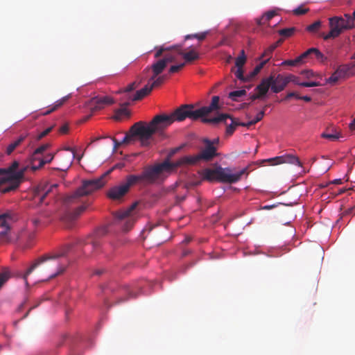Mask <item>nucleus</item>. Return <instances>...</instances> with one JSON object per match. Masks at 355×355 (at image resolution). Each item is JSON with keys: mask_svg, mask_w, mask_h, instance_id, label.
Wrapping results in <instances>:
<instances>
[{"mask_svg": "<svg viewBox=\"0 0 355 355\" xmlns=\"http://www.w3.org/2000/svg\"><path fill=\"white\" fill-rule=\"evenodd\" d=\"M121 293H126L128 295L129 297H136L138 295L136 291V288L133 286H127L121 289Z\"/></svg>", "mask_w": 355, "mask_h": 355, "instance_id": "nucleus-39", "label": "nucleus"}, {"mask_svg": "<svg viewBox=\"0 0 355 355\" xmlns=\"http://www.w3.org/2000/svg\"><path fill=\"white\" fill-rule=\"evenodd\" d=\"M261 69L257 65L253 71L250 73V78H254L256 76Z\"/></svg>", "mask_w": 355, "mask_h": 355, "instance_id": "nucleus-63", "label": "nucleus"}, {"mask_svg": "<svg viewBox=\"0 0 355 355\" xmlns=\"http://www.w3.org/2000/svg\"><path fill=\"white\" fill-rule=\"evenodd\" d=\"M203 123H218L224 122L227 125L226 135L228 136L232 135L235 131L237 126H239L238 119L233 118L228 114H220L218 116L213 118H204L202 119Z\"/></svg>", "mask_w": 355, "mask_h": 355, "instance_id": "nucleus-11", "label": "nucleus"}, {"mask_svg": "<svg viewBox=\"0 0 355 355\" xmlns=\"http://www.w3.org/2000/svg\"><path fill=\"white\" fill-rule=\"evenodd\" d=\"M101 249V243L98 241H92L91 243H86L82 250L85 254H87L88 251L92 250L93 254L97 253Z\"/></svg>", "mask_w": 355, "mask_h": 355, "instance_id": "nucleus-25", "label": "nucleus"}, {"mask_svg": "<svg viewBox=\"0 0 355 355\" xmlns=\"http://www.w3.org/2000/svg\"><path fill=\"white\" fill-rule=\"evenodd\" d=\"M322 137L323 138H325V139H330V140H332V141H335V140L338 139L340 137V134H339V132H338L336 131H335L333 133L324 132V133L322 134Z\"/></svg>", "mask_w": 355, "mask_h": 355, "instance_id": "nucleus-47", "label": "nucleus"}, {"mask_svg": "<svg viewBox=\"0 0 355 355\" xmlns=\"http://www.w3.org/2000/svg\"><path fill=\"white\" fill-rule=\"evenodd\" d=\"M25 136H20L17 139L11 142L7 147L6 153L10 155L15 149L24 140Z\"/></svg>", "mask_w": 355, "mask_h": 355, "instance_id": "nucleus-31", "label": "nucleus"}, {"mask_svg": "<svg viewBox=\"0 0 355 355\" xmlns=\"http://www.w3.org/2000/svg\"><path fill=\"white\" fill-rule=\"evenodd\" d=\"M329 25L330 31L328 34L322 33V37L324 40L334 39L338 37L345 30L352 29L350 26L347 25L343 20V17H332L329 19Z\"/></svg>", "mask_w": 355, "mask_h": 355, "instance_id": "nucleus-8", "label": "nucleus"}, {"mask_svg": "<svg viewBox=\"0 0 355 355\" xmlns=\"http://www.w3.org/2000/svg\"><path fill=\"white\" fill-rule=\"evenodd\" d=\"M343 76L340 74V72L337 70L327 79V82L329 83H336Z\"/></svg>", "mask_w": 355, "mask_h": 355, "instance_id": "nucleus-49", "label": "nucleus"}, {"mask_svg": "<svg viewBox=\"0 0 355 355\" xmlns=\"http://www.w3.org/2000/svg\"><path fill=\"white\" fill-rule=\"evenodd\" d=\"M146 76H144V74L143 73V75L141 76V77H139L138 78V81L136 80V81H134L132 82V83L129 84L126 87H125L123 90H119L118 92V93H121V92H130L132 90H134L135 88H137L139 84L146 79Z\"/></svg>", "mask_w": 355, "mask_h": 355, "instance_id": "nucleus-30", "label": "nucleus"}, {"mask_svg": "<svg viewBox=\"0 0 355 355\" xmlns=\"http://www.w3.org/2000/svg\"><path fill=\"white\" fill-rule=\"evenodd\" d=\"M137 206V202H135L128 209L117 211L114 214L115 218L119 221L125 220L123 227L125 232L129 231L135 223V216L133 211Z\"/></svg>", "mask_w": 355, "mask_h": 355, "instance_id": "nucleus-12", "label": "nucleus"}, {"mask_svg": "<svg viewBox=\"0 0 355 355\" xmlns=\"http://www.w3.org/2000/svg\"><path fill=\"white\" fill-rule=\"evenodd\" d=\"M297 85L306 87H318L320 86L321 84L319 82L315 81H307V82H301L297 83Z\"/></svg>", "mask_w": 355, "mask_h": 355, "instance_id": "nucleus-50", "label": "nucleus"}, {"mask_svg": "<svg viewBox=\"0 0 355 355\" xmlns=\"http://www.w3.org/2000/svg\"><path fill=\"white\" fill-rule=\"evenodd\" d=\"M292 97H295V98L298 99L300 98V96L294 92H288L284 100H288Z\"/></svg>", "mask_w": 355, "mask_h": 355, "instance_id": "nucleus-61", "label": "nucleus"}, {"mask_svg": "<svg viewBox=\"0 0 355 355\" xmlns=\"http://www.w3.org/2000/svg\"><path fill=\"white\" fill-rule=\"evenodd\" d=\"M173 123L175 121L181 122L189 118L193 121H196L201 117L199 109L195 110L193 105L184 104L180 106L171 114Z\"/></svg>", "mask_w": 355, "mask_h": 355, "instance_id": "nucleus-7", "label": "nucleus"}, {"mask_svg": "<svg viewBox=\"0 0 355 355\" xmlns=\"http://www.w3.org/2000/svg\"><path fill=\"white\" fill-rule=\"evenodd\" d=\"M247 173V168H243L240 171L232 173L230 168H222L218 166L216 168H207L200 172V175L204 180L209 182L218 181L223 183H236L239 181L243 175Z\"/></svg>", "mask_w": 355, "mask_h": 355, "instance_id": "nucleus-4", "label": "nucleus"}, {"mask_svg": "<svg viewBox=\"0 0 355 355\" xmlns=\"http://www.w3.org/2000/svg\"><path fill=\"white\" fill-rule=\"evenodd\" d=\"M153 128L155 134H157L160 139L166 137L164 130L173 123V119L170 114H158L153 117L150 122Z\"/></svg>", "mask_w": 355, "mask_h": 355, "instance_id": "nucleus-10", "label": "nucleus"}, {"mask_svg": "<svg viewBox=\"0 0 355 355\" xmlns=\"http://www.w3.org/2000/svg\"><path fill=\"white\" fill-rule=\"evenodd\" d=\"M182 56L187 62H191L199 58L198 53L194 50H191L187 53L183 52Z\"/></svg>", "mask_w": 355, "mask_h": 355, "instance_id": "nucleus-36", "label": "nucleus"}, {"mask_svg": "<svg viewBox=\"0 0 355 355\" xmlns=\"http://www.w3.org/2000/svg\"><path fill=\"white\" fill-rule=\"evenodd\" d=\"M65 150L70 151L71 153V155H69L67 157V167L65 169H62V171H67L72 164L73 160L75 158L76 153L75 150L71 148V147H67L65 148Z\"/></svg>", "mask_w": 355, "mask_h": 355, "instance_id": "nucleus-40", "label": "nucleus"}, {"mask_svg": "<svg viewBox=\"0 0 355 355\" xmlns=\"http://www.w3.org/2000/svg\"><path fill=\"white\" fill-rule=\"evenodd\" d=\"M57 184L49 186L48 184H40L37 187L35 191V197L39 198L40 203L44 202L45 198L53 189H56Z\"/></svg>", "mask_w": 355, "mask_h": 355, "instance_id": "nucleus-19", "label": "nucleus"}, {"mask_svg": "<svg viewBox=\"0 0 355 355\" xmlns=\"http://www.w3.org/2000/svg\"><path fill=\"white\" fill-rule=\"evenodd\" d=\"M343 20L349 26H350L351 28H354L355 26V22H354V18L352 16H351L349 14H345Z\"/></svg>", "mask_w": 355, "mask_h": 355, "instance_id": "nucleus-48", "label": "nucleus"}, {"mask_svg": "<svg viewBox=\"0 0 355 355\" xmlns=\"http://www.w3.org/2000/svg\"><path fill=\"white\" fill-rule=\"evenodd\" d=\"M73 247V244H68L59 252L44 254L37 259L22 275L26 284L28 285V276L37 268L40 274H49L46 280L55 278L62 274L65 270L66 267L58 261V259L65 256Z\"/></svg>", "mask_w": 355, "mask_h": 355, "instance_id": "nucleus-1", "label": "nucleus"}, {"mask_svg": "<svg viewBox=\"0 0 355 355\" xmlns=\"http://www.w3.org/2000/svg\"><path fill=\"white\" fill-rule=\"evenodd\" d=\"M10 227H7V229L2 230L0 232V243L1 244H8L12 243L15 239L11 235Z\"/></svg>", "mask_w": 355, "mask_h": 355, "instance_id": "nucleus-26", "label": "nucleus"}, {"mask_svg": "<svg viewBox=\"0 0 355 355\" xmlns=\"http://www.w3.org/2000/svg\"><path fill=\"white\" fill-rule=\"evenodd\" d=\"M246 91L245 89H239L231 92L229 94V98L234 101H237L238 98L245 95Z\"/></svg>", "mask_w": 355, "mask_h": 355, "instance_id": "nucleus-42", "label": "nucleus"}, {"mask_svg": "<svg viewBox=\"0 0 355 355\" xmlns=\"http://www.w3.org/2000/svg\"><path fill=\"white\" fill-rule=\"evenodd\" d=\"M109 174L110 171H107L98 178L83 180L82 185L73 193L64 198V204L69 207L81 202L82 197L91 194L105 185V178Z\"/></svg>", "mask_w": 355, "mask_h": 355, "instance_id": "nucleus-2", "label": "nucleus"}, {"mask_svg": "<svg viewBox=\"0 0 355 355\" xmlns=\"http://www.w3.org/2000/svg\"><path fill=\"white\" fill-rule=\"evenodd\" d=\"M312 54H314L315 58L322 62L327 59L324 55L316 48L309 49L307 51L303 53V56L305 58V59H306Z\"/></svg>", "mask_w": 355, "mask_h": 355, "instance_id": "nucleus-28", "label": "nucleus"}, {"mask_svg": "<svg viewBox=\"0 0 355 355\" xmlns=\"http://www.w3.org/2000/svg\"><path fill=\"white\" fill-rule=\"evenodd\" d=\"M288 85L286 76L278 74L276 77L273 76V82L272 85V91L274 93H279L284 89Z\"/></svg>", "mask_w": 355, "mask_h": 355, "instance_id": "nucleus-20", "label": "nucleus"}, {"mask_svg": "<svg viewBox=\"0 0 355 355\" xmlns=\"http://www.w3.org/2000/svg\"><path fill=\"white\" fill-rule=\"evenodd\" d=\"M267 107H268V105H265L263 107V110L261 112H259L257 114L256 117L253 119V121H254L255 123H258L263 119V117L265 114V110L266 109Z\"/></svg>", "mask_w": 355, "mask_h": 355, "instance_id": "nucleus-55", "label": "nucleus"}, {"mask_svg": "<svg viewBox=\"0 0 355 355\" xmlns=\"http://www.w3.org/2000/svg\"><path fill=\"white\" fill-rule=\"evenodd\" d=\"M10 277V273L8 270L4 269L1 272H0V288Z\"/></svg>", "mask_w": 355, "mask_h": 355, "instance_id": "nucleus-46", "label": "nucleus"}, {"mask_svg": "<svg viewBox=\"0 0 355 355\" xmlns=\"http://www.w3.org/2000/svg\"><path fill=\"white\" fill-rule=\"evenodd\" d=\"M301 74L305 76L307 78L315 76V73L312 70H303L302 71Z\"/></svg>", "mask_w": 355, "mask_h": 355, "instance_id": "nucleus-60", "label": "nucleus"}, {"mask_svg": "<svg viewBox=\"0 0 355 355\" xmlns=\"http://www.w3.org/2000/svg\"><path fill=\"white\" fill-rule=\"evenodd\" d=\"M246 62V56L245 55L244 50H241L240 55L236 58L235 66L237 68H243V65Z\"/></svg>", "mask_w": 355, "mask_h": 355, "instance_id": "nucleus-38", "label": "nucleus"}, {"mask_svg": "<svg viewBox=\"0 0 355 355\" xmlns=\"http://www.w3.org/2000/svg\"><path fill=\"white\" fill-rule=\"evenodd\" d=\"M182 48L183 44H176L169 47H165L164 46L156 47L157 51L155 53V58H158L163 55L164 59L168 64L175 62L179 56L182 55Z\"/></svg>", "mask_w": 355, "mask_h": 355, "instance_id": "nucleus-9", "label": "nucleus"}, {"mask_svg": "<svg viewBox=\"0 0 355 355\" xmlns=\"http://www.w3.org/2000/svg\"><path fill=\"white\" fill-rule=\"evenodd\" d=\"M125 166L124 163H118L116 164H115L111 169H110L108 171H110V173H111V171H112L114 169H116V168H123Z\"/></svg>", "mask_w": 355, "mask_h": 355, "instance_id": "nucleus-64", "label": "nucleus"}, {"mask_svg": "<svg viewBox=\"0 0 355 355\" xmlns=\"http://www.w3.org/2000/svg\"><path fill=\"white\" fill-rule=\"evenodd\" d=\"M68 130H69V126L67 124H64L62 126H61L59 129V132L61 133V134H67L68 132Z\"/></svg>", "mask_w": 355, "mask_h": 355, "instance_id": "nucleus-62", "label": "nucleus"}, {"mask_svg": "<svg viewBox=\"0 0 355 355\" xmlns=\"http://www.w3.org/2000/svg\"><path fill=\"white\" fill-rule=\"evenodd\" d=\"M130 115V113L128 110L125 107H121L115 110L113 118L116 121H121L123 118H128Z\"/></svg>", "mask_w": 355, "mask_h": 355, "instance_id": "nucleus-29", "label": "nucleus"}, {"mask_svg": "<svg viewBox=\"0 0 355 355\" xmlns=\"http://www.w3.org/2000/svg\"><path fill=\"white\" fill-rule=\"evenodd\" d=\"M19 167V162L14 161L10 166L7 168H0V185L6 182H11L12 185L4 188L3 193H7L16 189L24 177V169L17 171Z\"/></svg>", "mask_w": 355, "mask_h": 355, "instance_id": "nucleus-5", "label": "nucleus"}, {"mask_svg": "<svg viewBox=\"0 0 355 355\" xmlns=\"http://www.w3.org/2000/svg\"><path fill=\"white\" fill-rule=\"evenodd\" d=\"M277 48V44H271L268 48H267L264 52L262 53L260 58H270L272 54L273 51Z\"/></svg>", "mask_w": 355, "mask_h": 355, "instance_id": "nucleus-45", "label": "nucleus"}, {"mask_svg": "<svg viewBox=\"0 0 355 355\" xmlns=\"http://www.w3.org/2000/svg\"><path fill=\"white\" fill-rule=\"evenodd\" d=\"M133 137H135L134 135H132L129 131L128 133H126L125 136L121 141V144H128L132 139Z\"/></svg>", "mask_w": 355, "mask_h": 355, "instance_id": "nucleus-57", "label": "nucleus"}, {"mask_svg": "<svg viewBox=\"0 0 355 355\" xmlns=\"http://www.w3.org/2000/svg\"><path fill=\"white\" fill-rule=\"evenodd\" d=\"M185 65V63H181L178 65H173L170 67L168 72L170 73H174L181 70Z\"/></svg>", "mask_w": 355, "mask_h": 355, "instance_id": "nucleus-54", "label": "nucleus"}, {"mask_svg": "<svg viewBox=\"0 0 355 355\" xmlns=\"http://www.w3.org/2000/svg\"><path fill=\"white\" fill-rule=\"evenodd\" d=\"M219 100L220 98L218 96H214L212 97L211 102L209 105L199 108L202 119H204L203 116L218 109Z\"/></svg>", "mask_w": 355, "mask_h": 355, "instance_id": "nucleus-21", "label": "nucleus"}, {"mask_svg": "<svg viewBox=\"0 0 355 355\" xmlns=\"http://www.w3.org/2000/svg\"><path fill=\"white\" fill-rule=\"evenodd\" d=\"M234 74L236 77L241 81L245 82L248 79L243 76V68H237L236 71L234 72Z\"/></svg>", "mask_w": 355, "mask_h": 355, "instance_id": "nucleus-53", "label": "nucleus"}, {"mask_svg": "<svg viewBox=\"0 0 355 355\" xmlns=\"http://www.w3.org/2000/svg\"><path fill=\"white\" fill-rule=\"evenodd\" d=\"M273 82V76H270L266 78H263L259 85L256 87V90L261 96H265L269 90V88H272Z\"/></svg>", "mask_w": 355, "mask_h": 355, "instance_id": "nucleus-22", "label": "nucleus"}, {"mask_svg": "<svg viewBox=\"0 0 355 355\" xmlns=\"http://www.w3.org/2000/svg\"><path fill=\"white\" fill-rule=\"evenodd\" d=\"M86 208L87 205L85 204L78 206L73 213L71 218H75L78 217L81 213H83L86 209Z\"/></svg>", "mask_w": 355, "mask_h": 355, "instance_id": "nucleus-51", "label": "nucleus"}, {"mask_svg": "<svg viewBox=\"0 0 355 355\" xmlns=\"http://www.w3.org/2000/svg\"><path fill=\"white\" fill-rule=\"evenodd\" d=\"M53 128V126H51L48 128H46L45 130L42 131L41 133H40L37 135V139H41L42 138L46 136Z\"/></svg>", "mask_w": 355, "mask_h": 355, "instance_id": "nucleus-59", "label": "nucleus"}, {"mask_svg": "<svg viewBox=\"0 0 355 355\" xmlns=\"http://www.w3.org/2000/svg\"><path fill=\"white\" fill-rule=\"evenodd\" d=\"M152 90V87L150 86L149 83L144 86L142 89L137 91L135 95L132 98V101H139L147 96Z\"/></svg>", "mask_w": 355, "mask_h": 355, "instance_id": "nucleus-27", "label": "nucleus"}, {"mask_svg": "<svg viewBox=\"0 0 355 355\" xmlns=\"http://www.w3.org/2000/svg\"><path fill=\"white\" fill-rule=\"evenodd\" d=\"M202 143L205 144V147L198 154L200 161H211L214 157L218 156L217 148L213 146L211 140L207 138L203 139Z\"/></svg>", "mask_w": 355, "mask_h": 355, "instance_id": "nucleus-14", "label": "nucleus"}, {"mask_svg": "<svg viewBox=\"0 0 355 355\" xmlns=\"http://www.w3.org/2000/svg\"><path fill=\"white\" fill-rule=\"evenodd\" d=\"M286 80L288 81V84L290 82H293L295 85H297V83H300L299 81V78L295 76H294V75H292V74H290V75L286 76Z\"/></svg>", "mask_w": 355, "mask_h": 355, "instance_id": "nucleus-56", "label": "nucleus"}, {"mask_svg": "<svg viewBox=\"0 0 355 355\" xmlns=\"http://www.w3.org/2000/svg\"><path fill=\"white\" fill-rule=\"evenodd\" d=\"M130 132L134 137H138L143 146H148L153 141L155 132L150 123H146L141 121L137 122L131 126Z\"/></svg>", "mask_w": 355, "mask_h": 355, "instance_id": "nucleus-6", "label": "nucleus"}, {"mask_svg": "<svg viewBox=\"0 0 355 355\" xmlns=\"http://www.w3.org/2000/svg\"><path fill=\"white\" fill-rule=\"evenodd\" d=\"M11 218V216L9 214H3L0 215V227H1L2 230L10 227L8 220H10Z\"/></svg>", "mask_w": 355, "mask_h": 355, "instance_id": "nucleus-37", "label": "nucleus"}, {"mask_svg": "<svg viewBox=\"0 0 355 355\" xmlns=\"http://www.w3.org/2000/svg\"><path fill=\"white\" fill-rule=\"evenodd\" d=\"M49 144H44L36 148L31 155V163L32 164L33 162H37V159H40L42 155H44V153L49 148Z\"/></svg>", "mask_w": 355, "mask_h": 355, "instance_id": "nucleus-24", "label": "nucleus"}, {"mask_svg": "<svg viewBox=\"0 0 355 355\" xmlns=\"http://www.w3.org/2000/svg\"><path fill=\"white\" fill-rule=\"evenodd\" d=\"M171 164L168 160L154 166H148L144 168L139 175H129L130 182L134 184L148 185L154 184L164 172H171Z\"/></svg>", "mask_w": 355, "mask_h": 355, "instance_id": "nucleus-3", "label": "nucleus"}, {"mask_svg": "<svg viewBox=\"0 0 355 355\" xmlns=\"http://www.w3.org/2000/svg\"><path fill=\"white\" fill-rule=\"evenodd\" d=\"M266 162H270L271 165H277L284 163H289L298 166L301 165V162L298 157L291 155L275 157L268 159L266 160Z\"/></svg>", "mask_w": 355, "mask_h": 355, "instance_id": "nucleus-18", "label": "nucleus"}, {"mask_svg": "<svg viewBox=\"0 0 355 355\" xmlns=\"http://www.w3.org/2000/svg\"><path fill=\"white\" fill-rule=\"evenodd\" d=\"M296 28L295 27L283 28L278 31V33L284 37H291L295 32Z\"/></svg>", "mask_w": 355, "mask_h": 355, "instance_id": "nucleus-41", "label": "nucleus"}, {"mask_svg": "<svg viewBox=\"0 0 355 355\" xmlns=\"http://www.w3.org/2000/svg\"><path fill=\"white\" fill-rule=\"evenodd\" d=\"M68 98H69V96H66L62 98L61 99L57 101L55 103L54 105L51 109H49V110H46V112H44L43 113V114L44 115H47V114H51L53 111L56 110L60 107H61L64 103V102H66L68 100Z\"/></svg>", "mask_w": 355, "mask_h": 355, "instance_id": "nucleus-35", "label": "nucleus"}, {"mask_svg": "<svg viewBox=\"0 0 355 355\" xmlns=\"http://www.w3.org/2000/svg\"><path fill=\"white\" fill-rule=\"evenodd\" d=\"M209 34V31H204L198 33L189 34L184 36V40L197 39L198 41H203Z\"/></svg>", "mask_w": 355, "mask_h": 355, "instance_id": "nucleus-34", "label": "nucleus"}, {"mask_svg": "<svg viewBox=\"0 0 355 355\" xmlns=\"http://www.w3.org/2000/svg\"><path fill=\"white\" fill-rule=\"evenodd\" d=\"M337 71L340 72V74L343 78L347 73V72L349 71V68L345 65H343V66H340L338 68Z\"/></svg>", "mask_w": 355, "mask_h": 355, "instance_id": "nucleus-58", "label": "nucleus"}, {"mask_svg": "<svg viewBox=\"0 0 355 355\" xmlns=\"http://www.w3.org/2000/svg\"><path fill=\"white\" fill-rule=\"evenodd\" d=\"M165 77L164 76H157L154 80H150L149 78V84L150 86L152 87V89L155 87H158L162 85L164 81Z\"/></svg>", "mask_w": 355, "mask_h": 355, "instance_id": "nucleus-43", "label": "nucleus"}, {"mask_svg": "<svg viewBox=\"0 0 355 355\" xmlns=\"http://www.w3.org/2000/svg\"><path fill=\"white\" fill-rule=\"evenodd\" d=\"M167 64L168 63L166 61L164 58H162L154 62L150 67H146L144 70L143 73L146 76V74L151 71L153 74L150 76V80H154L157 76L162 73Z\"/></svg>", "mask_w": 355, "mask_h": 355, "instance_id": "nucleus-16", "label": "nucleus"}, {"mask_svg": "<svg viewBox=\"0 0 355 355\" xmlns=\"http://www.w3.org/2000/svg\"><path fill=\"white\" fill-rule=\"evenodd\" d=\"M114 103V99L108 96H96L90 100L89 105L92 112L103 109L105 106Z\"/></svg>", "mask_w": 355, "mask_h": 355, "instance_id": "nucleus-15", "label": "nucleus"}, {"mask_svg": "<svg viewBox=\"0 0 355 355\" xmlns=\"http://www.w3.org/2000/svg\"><path fill=\"white\" fill-rule=\"evenodd\" d=\"M55 153H48L43 155L40 159H37V162H33L31 164V168L33 171H36L42 168L45 164L50 163L54 158Z\"/></svg>", "mask_w": 355, "mask_h": 355, "instance_id": "nucleus-23", "label": "nucleus"}, {"mask_svg": "<svg viewBox=\"0 0 355 355\" xmlns=\"http://www.w3.org/2000/svg\"><path fill=\"white\" fill-rule=\"evenodd\" d=\"M309 11V8H304L303 6H300L293 10V14L295 15H302L306 14Z\"/></svg>", "mask_w": 355, "mask_h": 355, "instance_id": "nucleus-52", "label": "nucleus"}, {"mask_svg": "<svg viewBox=\"0 0 355 355\" xmlns=\"http://www.w3.org/2000/svg\"><path fill=\"white\" fill-rule=\"evenodd\" d=\"M199 162H200V159L198 154L196 155H187L182 157L175 162H171V164L172 166L171 171L175 168L183 165H196Z\"/></svg>", "mask_w": 355, "mask_h": 355, "instance_id": "nucleus-17", "label": "nucleus"}, {"mask_svg": "<svg viewBox=\"0 0 355 355\" xmlns=\"http://www.w3.org/2000/svg\"><path fill=\"white\" fill-rule=\"evenodd\" d=\"M321 26V21H316L312 24L309 25L306 30L310 33H316L319 28Z\"/></svg>", "mask_w": 355, "mask_h": 355, "instance_id": "nucleus-44", "label": "nucleus"}, {"mask_svg": "<svg viewBox=\"0 0 355 355\" xmlns=\"http://www.w3.org/2000/svg\"><path fill=\"white\" fill-rule=\"evenodd\" d=\"M130 177L128 175L125 182L120 185L111 188L107 192V196L112 200H119L125 196L130 188L135 185L133 182H130Z\"/></svg>", "mask_w": 355, "mask_h": 355, "instance_id": "nucleus-13", "label": "nucleus"}, {"mask_svg": "<svg viewBox=\"0 0 355 355\" xmlns=\"http://www.w3.org/2000/svg\"><path fill=\"white\" fill-rule=\"evenodd\" d=\"M304 60L305 58L303 56V53H302L300 56L294 60H287L284 61L282 64L288 66H297L304 62Z\"/></svg>", "mask_w": 355, "mask_h": 355, "instance_id": "nucleus-32", "label": "nucleus"}, {"mask_svg": "<svg viewBox=\"0 0 355 355\" xmlns=\"http://www.w3.org/2000/svg\"><path fill=\"white\" fill-rule=\"evenodd\" d=\"M276 15L275 11H268L265 13L261 18L257 19L258 25L266 24L269 20L274 17Z\"/></svg>", "mask_w": 355, "mask_h": 355, "instance_id": "nucleus-33", "label": "nucleus"}]
</instances>
